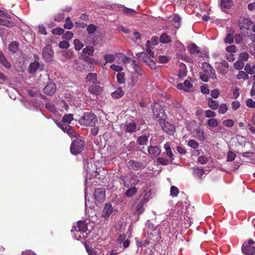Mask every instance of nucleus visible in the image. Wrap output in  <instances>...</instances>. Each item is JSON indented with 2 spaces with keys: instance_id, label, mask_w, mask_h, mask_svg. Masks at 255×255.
<instances>
[{
  "instance_id": "a19ab883",
  "label": "nucleus",
  "mask_w": 255,
  "mask_h": 255,
  "mask_svg": "<svg viewBox=\"0 0 255 255\" xmlns=\"http://www.w3.org/2000/svg\"><path fill=\"white\" fill-rule=\"evenodd\" d=\"M237 78L238 79H244L247 80L249 78V75L247 73L243 71H241L239 72L238 74L237 75Z\"/></svg>"
},
{
  "instance_id": "5fc2aeb1",
  "label": "nucleus",
  "mask_w": 255,
  "mask_h": 255,
  "mask_svg": "<svg viewBox=\"0 0 255 255\" xmlns=\"http://www.w3.org/2000/svg\"><path fill=\"white\" fill-rule=\"evenodd\" d=\"M244 66V63L243 61L238 60L234 63V67L235 69L237 70H241L242 69Z\"/></svg>"
},
{
  "instance_id": "bf43d9fd",
  "label": "nucleus",
  "mask_w": 255,
  "mask_h": 255,
  "mask_svg": "<svg viewBox=\"0 0 255 255\" xmlns=\"http://www.w3.org/2000/svg\"><path fill=\"white\" fill-rule=\"evenodd\" d=\"M179 193L178 189L175 186H172L170 189V195L172 197H176Z\"/></svg>"
},
{
  "instance_id": "b1692460",
  "label": "nucleus",
  "mask_w": 255,
  "mask_h": 255,
  "mask_svg": "<svg viewBox=\"0 0 255 255\" xmlns=\"http://www.w3.org/2000/svg\"><path fill=\"white\" fill-rule=\"evenodd\" d=\"M187 49L192 54L199 53L200 52L199 47L195 43H192L188 45Z\"/></svg>"
},
{
  "instance_id": "412c9836",
  "label": "nucleus",
  "mask_w": 255,
  "mask_h": 255,
  "mask_svg": "<svg viewBox=\"0 0 255 255\" xmlns=\"http://www.w3.org/2000/svg\"><path fill=\"white\" fill-rule=\"evenodd\" d=\"M136 55L140 60L142 61L146 64L148 62L147 61H149L151 59V57L147 55L145 52H139L136 54Z\"/></svg>"
},
{
  "instance_id": "72a5a7b5",
  "label": "nucleus",
  "mask_w": 255,
  "mask_h": 255,
  "mask_svg": "<svg viewBox=\"0 0 255 255\" xmlns=\"http://www.w3.org/2000/svg\"><path fill=\"white\" fill-rule=\"evenodd\" d=\"M132 66L134 70H135V72L138 75H142V71L140 67L139 66L138 64L136 63V62L135 60H133L132 62Z\"/></svg>"
},
{
  "instance_id": "c03bdc74",
  "label": "nucleus",
  "mask_w": 255,
  "mask_h": 255,
  "mask_svg": "<svg viewBox=\"0 0 255 255\" xmlns=\"http://www.w3.org/2000/svg\"><path fill=\"white\" fill-rule=\"evenodd\" d=\"M94 52V48L93 46H87L83 49V52L89 55H93Z\"/></svg>"
},
{
  "instance_id": "6ab92c4d",
  "label": "nucleus",
  "mask_w": 255,
  "mask_h": 255,
  "mask_svg": "<svg viewBox=\"0 0 255 255\" xmlns=\"http://www.w3.org/2000/svg\"><path fill=\"white\" fill-rule=\"evenodd\" d=\"M148 140V136L142 135L137 137L136 143L138 145L144 146L147 144Z\"/></svg>"
},
{
  "instance_id": "9b49d317",
  "label": "nucleus",
  "mask_w": 255,
  "mask_h": 255,
  "mask_svg": "<svg viewBox=\"0 0 255 255\" xmlns=\"http://www.w3.org/2000/svg\"><path fill=\"white\" fill-rule=\"evenodd\" d=\"M252 25L253 22L248 18H241L239 20V25L242 30H248Z\"/></svg>"
},
{
  "instance_id": "6e6552de",
  "label": "nucleus",
  "mask_w": 255,
  "mask_h": 255,
  "mask_svg": "<svg viewBox=\"0 0 255 255\" xmlns=\"http://www.w3.org/2000/svg\"><path fill=\"white\" fill-rule=\"evenodd\" d=\"M204 73L207 74L211 79L216 78V74L214 69L209 64L204 62L202 64Z\"/></svg>"
},
{
  "instance_id": "c85d7f7f",
  "label": "nucleus",
  "mask_w": 255,
  "mask_h": 255,
  "mask_svg": "<svg viewBox=\"0 0 255 255\" xmlns=\"http://www.w3.org/2000/svg\"><path fill=\"white\" fill-rule=\"evenodd\" d=\"M208 104L209 107L213 110L217 109L219 107V104L216 100H213L212 98H209L208 100Z\"/></svg>"
},
{
  "instance_id": "774afa93",
  "label": "nucleus",
  "mask_w": 255,
  "mask_h": 255,
  "mask_svg": "<svg viewBox=\"0 0 255 255\" xmlns=\"http://www.w3.org/2000/svg\"><path fill=\"white\" fill-rule=\"evenodd\" d=\"M246 105L248 107L255 108V102L251 99L247 100Z\"/></svg>"
},
{
  "instance_id": "c756f323",
  "label": "nucleus",
  "mask_w": 255,
  "mask_h": 255,
  "mask_svg": "<svg viewBox=\"0 0 255 255\" xmlns=\"http://www.w3.org/2000/svg\"><path fill=\"white\" fill-rule=\"evenodd\" d=\"M39 67V64L37 62L31 63L28 69L29 72L31 74L34 73Z\"/></svg>"
},
{
  "instance_id": "69168bd1",
  "label": "nucleus",
  "mask_w": 255,
  "mask_h": 255,
  "mask_svg": "<svg viewBox=\"0 0 255 255\" xmlns=\"http://www.w3.org/2000/svg\"><path fill=\"white\" fill-rule=\"evenodd\" d=\"M73 37V34L71 31H67L65 34H64L62 37L67 40H69L72 38Z\"/></svg>"
},
{
  "instance_id": "4be33fe9",
  "label": "nucleus",
  "mask_w": 255,
  "mask_h": 255,
  "mask_svg": "<svg viewBox=\"0 0 255 255\" xmlns=\"http://www.w3.org/2000/svg\"><path fill=\"white\" fill-rule=\"evenodd\" d=\"M172 24L176 28H179L181 26V17L177 14L173 15L172 20Z\"/></svg>"
},
{
  "instance_id": "7c9ffc66",
  "label": "nucleus",
  "mask_w": 255,
  "mask_h": 255,
  "mask_svg": "<svg viewBox=\"0 0 255 255\" xmlns=\"http://www.w3.org/2000/svg\"><path fill=\"white\" fill-rule=\"evenodd\" d=\"M73 120V116L71 114H66L62 118V122L65 125H69L71 121Z\"/></svg>"
},
{
  "instance_id": "ea45409f",
  "label": "nucleus",
  "mask_w": 255,
  "mask_h": 255,
  "mask_svg": "<svg viewBox=\"0 0 255 255\" xmlns=\"http://www.w3.org/2000/svg\"><path fill=\"white\" fill-rule=\"evenodd\" d=\"M204 173V170L202 168H195L193 169L194 175L198 177H201Z\"/></svg>"
},
{
  "instance_id": "79ce46f5",
  "label": "nucleus",
  "mask_w": 255,
  "mask_h": 255,
  "mask_svg": "<svg viewBox=\"0 0 255 255\" xmlns=\"http://www.w3.org/2000/svg\"><path fill=\"white\" fill-rule=\"evenodd\" d=\"M64 13L63 12H61L60 13H58L54 15V19L55 21L58 22H61L63 20L64 18Z\"/></svg>"
},
{
  "instance_id": "f8f14e48",
  "label": "nucleus",
  "mask_w": 255,
  "mask_h": 255,
  "mask_svg": "<svg viewBox=\"0 0 255 255\" xmlns=\"http://www.w3.org/2000/svg\"><path fill=\"white\" fill-rule=\"evenodd\" d=\"M94 196L98 202H103L106 197L105 190L102 188H97L95 191Z\"/></svg>"
},
{
  "instance_id": "f03ea898",
  "label": "nucleus",
  "mask_w": 255,
  "mask_h": 255,
  "mask_svg": "<svg viewBox=\"0 0 255 255\" xmlns=\"http://www.w3.org/2000/svg\"><path fill=\"white\" fill-rule=\"evenodd\" d=\"M98 119L96 115L92 113H87L79 120L81 125L86 126H95Z\"/></svg>"
},
{
  "instance_id": "6e6d98bb",
  "label": "nucleus",
  "mask_w": 255,
  "mask_h": 255,
  "mask_svg": "<svg viewBox=\"0 0 255 255\" xmlns=\"http://www.w3.org/2000/svg\"><path fill=\"white\" fill-rule=\"evenodd\" d=\"M196 136L199 140H204L205 138L203 130L200 129L198 130L196 132Z\"/></svg>"
},
{
  "instance_id": "a878e982",
  "label": "nucleus",
  "mask_w": 255,
  "mask_h": 255,
  "mask_svg": "<svg viewBox=\"0 0 255 255\" xmlns=\"http://www.w3.org/2000/svg\"><path fill=\"white\" fill-rule=\"evenodd\" d=\"M233 4L232 0H221L220 6L222 8H230Z\"/></svg>"
},
{
  "instance_id": "a18cd8bd",
  "label": "nucleus",
  "mask_w": 255,
  "mask_h": 255,
  "mask_svg": "<svg viewBox=\"0 0 255 255\" xmlns=\"http://www.w3.org/2000/svg\"><path fill=\"white\" fill-rule=\"evenodd\" d=\"M207 125L210 127H217L218 125V122L215 119L212 118L207 121Z\"/></svg>"
},
{
  "instance_id": "f3484780",
  "label": "nucleus",
  "mask_w": 255,
  "mask_h": 255,
  "mask_svg": "<svg viewBox=\"0 0 255 255\" xmlns=\"http://www.w3.org/2000/svg\"><path fill=\"white\" fill-rule=\"evenodd\" d=\"M62 130L68 134L71 137H76L77 136V133L69 125H65V127H62Z\"/></svg>"
},
{
  "instance_id": "1a4fd4ad",
  "label": "nucleus",
  "mask_w": 255,
  "mask_h": 255,
  "mask_svg": "<svg viewBox=\"0 0 255 255\" xmlns=\"http://www.w3.org/2000/svg\"><path fill=\"white\" fill-rule=\"evenodd\" d=\"M56 85L53 82H51L48 83L43 89L44 93L47 95H53L56 91Z\"/></svg>"
},
{
  "instance_id": "39448f33",
  "label": "nucleus",
  "mask_w": 255,
  "mask_h": 255,
  "mask_svg": "<svg viewBox=\"0 0 255 255\" xmlns=\"http://www.w3.org/2000/svg\"><path fill=\"white\" fill-rule=\"evenodd\" d=\"M84 149V141L80 139L74 140L70 147L72 154L76 155L80 153Z\"/></svg>"
},
{
  "instance_id": "4c0bfd02",
  "label": "nucleus",
  "mask_w": 255,
  "mask_h": 255,
  "mask_svg": "<svg viewBox=\"0 0 255 255\" xmlns=\"http://www.w3.org/2000/svg\"><path fill=\"white\" fill-rule=\"evenodd\" d=\"M184 89L183 90L186 92L191 91V89L193 87L192 84L189 80H185L184 83Z\"/></svg>"
},
{
  "instance_id": "5701e85b",
  "label": "nucleus",
  "mask_w": 255,
  "mask_h": 255,
  "mask_svg": "<svg viewBox=\"0 0 255 255\" xmlns=\"http://www.w3.org/2000/svg\"><path fill=\"white\" fill-rule=\"evenodd\" d=\"M0 63L6 69H9L11 67L10 64L7 61L2 52H0Z\"/></svg>"
},
{
  "instance_id": "603ef678",
  "label": "nucleus",
  "mask_w": 255,
  "mask_h": 255,
  "mask_svg": "<svg viewBox=\"0 0 255 255\" xmlns=\"http://www.w3.org/2000/svg\"><path fill=\"white\" fill-rule=\"evenodd\" d=\"M45 107L49 111L52 113H55L56 112L55 106L52 103H47L45 105Z\"/></svg>"
},
{
  "instance_id": "3c124183",
  "label": "nucleus",
  "mask_w": 255,
  "mask_h": 255,
  "mask_svg": "<svg viewBox=\"0 0 255 255\" xmlns=\"http://www.w3.org/2000/svg\"><path fill=\"white\" fill-rule=\"evenodd\" d=\"M118 82L120 84H123L125 82V74L124 73H119L117 75Z\"/></svg>"
},
{
  "instance_id": "e2e57ef3",
  "label": "nucleus",
  "mask_w": 255,
  "mask_h": 255,
  "mask_svg": "<svg viewBox=\"0 0 255 255\" xmlns=\"http://www.w3.org/2000/svg\"><path fill=\"white\" fill-rule=\"evenodd\" d=\"M200 79L204 82H207L208 81L210 77L208 75L204 73V72H200L199 73Z\"/></svg>"
},
{
  "instance_id": "a211bd4d",
  "label": "nucleus",
  "mask_w": 255,
  "mask_h": 255,
  "mask_svg": "<svg viewBox=\"0 0 255 255\" xmlns=\"http://www.w3.org/2000/svg\"><path fill=\"white\" fill-rule=\"evenodd\" d=\"M88 91L92 94L99 95L102 92L103 89L99 86H91L88 88Z\"/></svg>"
},
{
  "instance_id": "4468645a",
  "label": "nucleus",
  "mask_w": 255,
  "mask_h": 255,
  "mask_svg": "<svg viewBox=\"0 0 255 255\" xmlns=\"http://www.w3.org/2000/svg\"><path fill=\"white\" fill-rule=\"evenodd\" d=\"M113 212V208L111 203H107L105 205L102 217L105 219H107Z\"/></svg>"
},
{
  "instance_id": "f257e3e1",
  "label": "nucleus",
  "mask_w": 255,
  "mask_h": 255,
  "mask_svg": "<svg viewBox=\"0 0 255 255\" xmlns=\"http://www.w3.org/2000/svg\"><path fill=\"white\" fill-rule=\"evenodd\" d=\"M152 109L153 114V119L154 121L161 124L166 120L167 115L161 105L155 103L152 105Z\"/></svg>"
},
{
  "instance_id": "9d476101",
  "label": "nucleus",
  "mask_w": 255,
  "mask_h": 255,
  "mask_svg": "<svg viewBox=\"0 0 255 255\" xmlns=\"http://www.w3.org/2000/svg\"><path fill=\"white\" fill-rule=\"evenodd\" d=\"M229 64L225 60H222L218 63L217 66V69L219 72L224 75L228 72Z\"/></svg>"
},
{
  "instance_id": "423d86ee",
  "label": "nucleus",
  "mask_w": 255,
  "mask_h": 255,
  "mask_svg": "<svg viewBox=\"0 0 255 255\" xmlns=\"http://www.w3.org/2000/svg\"><path fill=\"white\" fill-rule=\"evenodd\" d=\"M54 52L52 46L48 44L43 50L42 57L47 62H51L53 57Z\"/></svg>"
},
{
  "instance_id": "58836bf2",
  "label": "nucleus",
  "mask_w": 255,
  "mask_h": 255,
  "mask_svg": "<svg viewBox=\"0 0 255 255\" xmlns=\"http://www.w3.org/2000/svg\"><path fill=\"white\" fill-rule=\"evenodd\" d=\"M146 53H148V55L151 57H153L154 52H152L151 50V48L152 47L151 45H150V41L147 40L146 44Z\"/></svg>"
},
{
  "instance_id": "37998d69",
  "label": "nucleus",
  "mask_w": 255,
  "mask_h": 255,
  "mask_svg": "<svg viewBox=\"0 0 255 255\" xmlns=\"http://www.w3.org/2000/svg\"><path fill=\"white\" fill-rule=\"evenodd\" d=\"M104 59L106 63H112L114 61L115 57L113 54H108L104 55Z\"/></svg>"
},
{
  "instance_id": "0eeeda50",
  "label": "nucleus",
  "mask_w": 255,
  "mask_h": 255,
  "mask_svg": "<svg viewBox=\"0 0 255 255\" xmlns=\"http://www.w3.org/2000/svg\"><path fill=\"white\" fill-rule=\"evenodd\" d=\"M162 129L169 135H172L175 131V127L167 122L166 120L164 121L161 124H159Z\"/></svg>"
},
{
  "instance_id": "09e8293b",
  "label": "nucleus",
  "mask_w": 255,
  "mask_h": 255,
  "mask_svg": "<svg viewBox=\"0 0 255 255\" xmlns=\"http://www.w3.org/2000/svg\"><path fill=\"white\" fill-rule=\"evenodd\" d=\"M228 110V107L225 104H222L220 105L218 112L221 114H225Z\"/></svg>"
},
{
  "instance_id": "ddd939ff",
  "label": "nucleus",
  "mask_w": 255,
  "mask_h": 255,
  "mask_svg": "<svg viewBox=\"0 0 255 255\" xmlns=\"http://www.w3.org/2000/svg\"><path fill=\"white\" fill-rule=\"evenodd\" d=\"M87 230V226L83 221H79L77 223V227L74 226L71 230L73 231L79 232L81 233H85Z\"/></svg>"
},
{
  "instance_id": "7ed1b4c3",
  "label": "nucleus",
  "mask_w": 255,
  "mask_h": 255,
  "mask_svg": "<svg viewBox=\"0 0 255 255\" xmlns=\"http://www.w3.org/2000/svg\"><path fill=\"white\" fill-rule=\"evenodd\" d=\"M125 187L128 188L132 185H135L138 183L139 179L133 172H130L124 176H122Z\"/></svg>"
},
{
  "instance_id": "20e7f679",
  "label": "nucleus",
  "mask_w": 255,
  "mask_h": 255,
  "mask_svg": "<svg viewBox=\"0 0 255 255\" xmlns=\"http://www.w3.org/2000/svg\"><path fill=\"white\" fill-rule=\"evenodd\" d=\"M146 194H145L144 197H139L134 201L136 204L134 214L139 216L144 212V205L148 201V199L146 197Z\"/></svg>"
},
{
  "instance_id": "473e14b6",
  "label": "nucleus",
  "mask_w": 255,
  "mask_h": 255,
  "mask_svg": "<svg viewBox=\"0 0 255 255\" xmlns=\"http://www.w3.org/2000/svg\"><path fill=\"white\" fill-rule=\"evenodd\" d=\"M160 40L162 43H169L171 42L170 37L165 33L161 35Z\"/></svg>"
},
{
  "instance_id": "de8ad7c7",
  "label": "nucleus",
  "mask_w": 255,
  "mask_h": 255,
  "mask_svg": "<svg viewBox=\"0 0 255 255\" xmlns=\"http://www.w3.org/2000/svg\"><path fill=\"white\" fill-rule=\"evenodd\" d=\"M64 31L65 30L64 29L59 27L53 28L51 30V32L53 34L56 35H61L64 33Z\"/></svg>"
},
{
  "instance_id": "8fccbe9b",
  "label": "nucleus",
  "mask_w": 255,
  "mask_h": 255,
  "mask_svg": "<svg viewBox=\"0 0 255 255\" xmlns=\"http://www.w3.org/2000/svg\"><path fill=\"white\" fill-rule=\"evenodd\" d=\"M74 43L77 50H81L84 46L83 44L78 39L74 40Z\"/></svg>"
},
{
  "instance_id": "e433bc0d",
  "label": "nucleus",
  "mask_w": 255,
  "mask_h": 255,
  "mask_svg": "<svg viewBox=\"0 0 255 255\" xmlns=\"http://www.w3.org/2000/svg\"><path fill=\"white\" fill-rule=\"evenodd\" d=\"M18 44L16 42H12L9 45L8 49L9 51L14 53L18 49Z\"/></svg>"
},
{
  "instance_id": "aec40b11",
  "label": "nucleus",
  "mask_w": 255,
  "mask_h": 255,
  "mask_svg": "<svg viewBox=\"0 0 255 255\" xmlns=\"http://www.w3.org/2000/svg\"><path fill=\"white\" fill-rule=\"evenodd\" d=\"M148 153L152 155H158L161 152L160 148L156 146H149L148 147Z\"/></svg>"
},
{
  "instance_id": "0e129e2a",
  "label": "nucleus",
  "mask_w": 255,
  "mask_h": 255,
  "mask_svg": "<svg viewBox=\"0 0 255 255\" xmlns=\"http://www.w3.org/2000/svg\"><path fill=\"white\" fill-rule=\"evenodd\" d=\"M223 124L227 127H232L234 124V122L232 120H226L223 122Z\"/></svg>"
},
{
  "instance_id": "864d4df0",
  "label": "nucleus",
  "mask_w": 255,
  "mask_h": 255,
  "mask_svg": "<svg viewBox=\"0 0 255 255\" xmlns=\"http://www.w3.org/2000/svg\"><path fill=\"white\" fill-rule=\"evenodd\" d=\"M97 27L94 24H90L87 28V30L89 34H93L97 30Z\"/></svg>"
},
{
  "instance_id": "2f4dec72",
  "label": "nucleus",
  "mask_w": 255,
  "mask_h": 255,
  "mask_svg": "<svg viewBox=\"0 0 255 255\" xmlns=\"http://www.w3.org/2000/svg\"><path fill=\"white\" fill-rule=\"evenodd\" d=\"M137 188L135 187H133L128 189L126 191L125 195L128 197H131L137 192Z\"/></svg>"
},
{
  "instance_id": "49530a36",
  "label": "nucleus",
  "mask_w": 255,
  "mask_h": 255,
  "mask_svg": "<svg viewBox=\"0 0 255 255\" xmlns=\"http://www.w3.org/2000/svg\"><path fill=\"white\" fill-rule=\"evenodd\" d=\"M129 166L133 170H137L140 166V165L138 162L131 160L129 162Z\"/></svg>"
},
{
  "instance_id": "dca6fc26",
  "label": "nucleus",
  "mask_w": 255,
  "mask_h": 255,
  "mask_svg": "<svg viewBox=\"0 0 255 255\" xmlns=\"http://www.w3.org/2000/svg\"><path fill=\"white\" fill-rule=\"evenodd\" d=\"M86 82H90L94 84H98L100 82L97 79V74L95 73H89L86 78Z\"/></svg>"
},
{
  "instance_id": "f704fd0d",
  "label": "nucleus",
  "mask_w": 255,
  "mask_h": 255,
  "mask_svg": "<svg viewBox=\"0 0 255 255\" xmlns=\"http://www.w3.org/2000/svg\"><path fill=\"white\" fill-rule=\"evenodd\" d=\"M126 129V131L129 132H135L136 125L134 123H130L127 125Z\"/></svg>"
},
{
  "instance_id": "13d9d810",
  "label": "nucleus",
  "mask_w": 255,
  "mask_h": 255,
  "mask_svg": "<svg viewBox=\"0 0 255 255\" xmlns=\"http://www.w3.org/2000/svg\"><path fill=\"white\" fill-rule=\"evenodd\" d=\"M188 144L189 146H190L191 147L194 149H196L198 148L199 146V144L198 142L194 139L189 140Z\"/></svg>"
},
{
  "instance_id": "c9c22d12",
  "label": "nucleus",
  "mask_w": 255,
  "mask_h": 255,
  "mask_svg": "<svg viewBox=\"0 0 255 255\" xmlns=\"http://www.w3.org/2000/svg\"><path fill=\"white\" fill-rule=\"evenodd\" d=\"M233 33L234 31H232V33L230 32L227 34V36L224 39L226 43L231 44L234 42V36H233Z\"/></svg>"
},
{
  "instance_id": "bb28decb",
  "label": "nucleus",
  "mask_w": 255,
  "mask_h": 255,
  "mask_svg": "<svg viewBox=\"0 0 255 255\" xmlns=\"http://www.w3.org/2000/svg\"><path fill=\"white\" fill-rule=\"evenodd\" d=\"M122 11L126 15L128 16H134L136 13V11L134 9L126 7H123Z\"/></svg>"
},
{
  "instance_id": "680f3d73",
  "label": "nucleus",
  "mask_w": 255,
  "mask_h": 255,
  "mask_svg": "<svg viewBox=\"0 0 255 255\" xmlns=\"http://www.w3.org/2000/svg\"><path fill=\"white\" fill-rule=\"evenodd\" d=\"M254 69V68L252 67L250 64H247L245 66V70L247 72V74L252 75L255 73Z\"/></svg>"
},
{
  "instance_id": "2eb2a0df",
  "label": "nucleus",
  "mask_w": 255,
  "mask_h": 255,
  "mask_svg": "<svg viewBox=\"0 0 255 255\" xmlns=\"http://www.w3.org/2000/svg\"><path fill=\"white\" fill-rule=\"evenodd\" d=\"M242 251L245 255H253L255 254V247L252 246L246 245V243H245L242 245Z\"/></svg>"
},
{
  "instance_id": "052dcab7",
  "label": "nucleus",
  "mask_w": 255,
  "mask_h": 255,
  "mask_svg": "<svg viewBox=\"0 0 255 255\" xmlns=\"http://www.w3.org/2000/svg\"><path fill=\"white\" fill-rule=\"evenodd\" d=\"M59 47L61 49H67L69 47V43L67 41L63 40L59 43Z\"/></svg>"
},
{
  "instance_id": "393cba45",
  "label": "nucleus",
  "mask_w": 255,
  "mask_h": 255,
  "mask_svg": "<svg viewBox=\"0 0 255 255\" xmlns=\"http://www.w3.org/2000/svg\"><path fill=\"white\" fill-rule=\"evenodd\" d=\"M124 91L122 88H118L115 92L112 93V96L115 99H119L124 95Z\"/></svg>"
},
{
  "instance_id": "338daca9",
  "label": "nucleus",
  "mask_w": 255,
  "mask_h": 255,
  "mask_svg": "<svg viewBox=\"0 0 255 255\" xmlns=\"http://www.w3.org/2000/svg\"><path fill=\"white\" fill-rule=\"evenodd\" d=\"M157 161L158 163L162 165H167L169 163V161L168 159L164 157H159L157 159Z\"/></svg>"
},
{
  "instance_id": "cd10ccee",
  "label": "nucleus",
  "mask_w": 255,
  "mask_h": 255,
  "mask_svg": "<svg viewBox=\"0 0 255 255\" xmlns=\"http://www.w3.org/2000/svg\"><path fill=\"white\" fill-rule=\"evenodd\" d=\"M187 72V70L185 64L181 63L180 65V69L179 70L178 74V77L179 78H182L186 76Z\"/></svg>"
},
{
  "instance_id": "4d7b16f0",
  "label": "nucleus",
  "mask_w": 255,
  "mask_h": 255,
  "mask_svg": "<svg viewBox=\"0 0 255 255\" xmlns=\"http://www.w3.org/2000/svg\"><path fill=\"white\" fill-rule=\"evenodd\" d=\"M249 55L247 52L241 53L239 55V59L242 61H246L249 58Z\"/></svg>"
}]
</instances>
